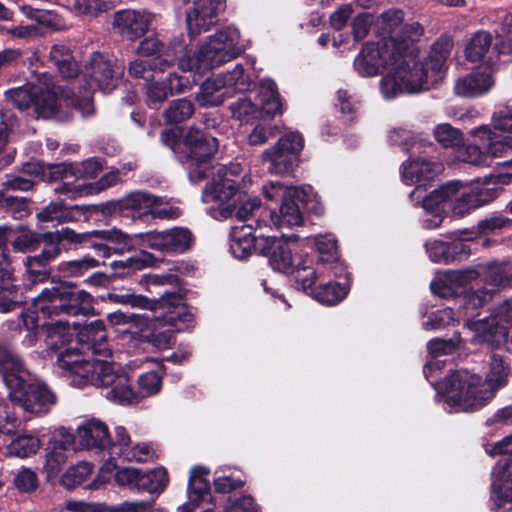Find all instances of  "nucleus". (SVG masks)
I'll list each match as a JSON object with an SVG mask.
<instances>
[{"label": "nucleus", "instance_id": "1", "mask_svg": "<svg viewBox=\"0 0 512 512\" xmlns=\"http://www.w3.org/2000/svg\"><path fill=\"white\" fill-rule=\"evenodd\" d=\"M394 41L366 43L353 63L354 70L361 77H374L381 69L389 70L380 81V91L385 99L426 91L442 82L453 47L448 37L439 38L427 57L421 60H415L409 49L406 54L393 50Z\"/></svg>", "mask_w": 512, "mask_h": 512}, {"label": "nucleus", "instance_id": "2", "mask_svg": "<svg viewBox=\"0 0 512 512\" xmlns=\"http://www.w3.org/2000/svg\"><path fill=\"white\" fill-rule=\"evenodd\" d=\"M478 276L489 288L466 293L461 300L465 326L472 332L471 342L499 346L512 336V297L498 305L488 317L476 318L478 307L488 303L499 288L512 286V264L490 262L479 266Z\"/></svg>", "mask_w": 512, "mask_h": 512}, {"label": "nucleus", "instance_id": "3", "mask_svg": "<svg viewBox=\"0 0 512 512\" xmlns=\"http://www.w3.org/2000/svg\"><path fill=\"white\" fill-rule=\"evenodd\" d=\"M511 376L509 363L498 354H491L486 365L485 382L480 375L466 369L453 372L443 381L432 383L444 393L445 409L452 412H471L484 407L496 391L505 387Z\"/></svg>", "mask_w": 512, "mask_h": 512}, {"label": "nucleus", "instance_id": "4", "mask_svg": "<svg viewBox=\"0 0 512 512\" xmlns=\"http://www.w3.org/2000/svg\"><path fill=\"white\" fill-rule=\"evenodd\" d=\"M55 365L63 375L72 378L73 386L100 387L108 401L119 405L138 402V393L133 391L128 376L112 361L95 359L91 362L79 351L67 350L58 356Z\"/></svg>", "mask_w": 512, "mask_h": 512}, {"label": "nucleus", "instance_id": "5", "mask_svg": "<svg viewBox=\"0 0 512 512\" xmlns=\"http://www.w3.org/2000/svg\"><path fill=\"white\" fill-rule=\"evenodd\" d=\"M250 182L240 163L218 167L213 180L203 190L202 201L215 203L224 218L235 212L239 220L246 221L261 209L260 200L248 198L245 193Z\"/></svg>", "mask_w": 512, "mask_h": 512}, {"label": "nucleus", "instance_id": "6", "mask_svg": "<svg viewBox=\"0 0 512 512\" xmlns=\"http://www.w3.org/2000/svg\"><path fill=\"white\" fill-rule=\"evenodd\" d=\"M0 376L11 402L37 415L46 414L56 402L54 393L40 380L27 384L30 373L22 359L0 337Z\"/></svg>", "mask_w": 512, "mask_h": 512}, {"label": "nucleus", "instance_id": "7", "mask_svg": "<svg viewBox=\"0 0 512 512\" xmlns=\"http://www.w3.org/2000/svg\"><path fill=\"white\" fill-rule=\"evenodd\" d=\"M114 304L131 308L150 310L162 325H168L176 331L187 329L193 321V314L186 306L183 295L176 290L164 291L159 299L135 293L131 288L113 289L103 297Z\"/></svg>", "mask_w": 512, "mask_h": 512}, {"label": "nucleus", "instance_id": "8", "mask_svg": "<svg viewBox=\"0 0 512 512\" xmlns=\"http://www.w3.org/2000/svg\"><path fill=\"white\" fill-rule=\"evenodd\" d=\"M247 43L235 26H227L210 35L190 55L188 52L179 60V69L201 76L206 71L231 61L242 54Z\"/></svg>", "mask_w": 512, "mask_h": 512}, {"label": "nucleus", "instance_id": "9", "mask_svg": "<svg viewBox=\"0 0 512 512\" xmlns=\"http://www.w3.org/2000/svg\"><path fill=\"white\" fill-rule=\"evenodd\" d=\"M492 124L495 130L507 135H497L488 125L473 128L469 134L475 138L477 145H468L465 148L463 161L473 165H487L488 157H501L512 150V106L495 111Z\"/></svg>", "mask_w": 512, "mask_h": 512}, {"label": "nucleus", "instance_id": "10", "mask_svg": "<svg viewBox=\"0 0 512 512\" xmlns=\"http://www.w3.org/2000/svg\"><path fill=\"white\" fill-rule=\"evenodd\" d=\"M256 253L266 257L274 271L295 274L297 285L304 291L311 288L316 281V275L322 273L320 269L313 270L312 260L308 257H294L288 241L284 238L276 236L260 237L257 242Z\"/></svg>", "mask_w": 512, "mask_h": 512}, {"label": "nucleus", "instance_id": "11", "mask_svg": "<svg viewBox=\"0 0 512 512\" xmlns=\"http://www.w3.org/2000/svg\"><path fill=\"white\" fill-rule=\"evenodd\" d=\"M263 193L268 200L281 199L279 212L264 209L261 219L257 220V227L263 223L265 226L285 228L299 225L302 222L300 204L308 202L312 193L311 187H285L281 182L275 181L263 187Z\"/></svg>", "mask_w": 512, "mask_h": 512}, {"label": "nucleus", "instance_id": "12", "mask_svg": "<svg viewBox=\"0 0 512 512\" xmlns=\"http://www.w3.org/2000/svg\"><path fill=\"white\" fill-rule=\"evenodd\" d=\"M185 160L184 165L191 182L202 181L207 174H216V169L222 165H211V159L218 148L216 138L206 136L202 131L190 128L185 136Z\"/></svg>", "mask_w": 512, "mask_h": 512}, {"label": "nucleus", "instance_id": "13", "mask_svg": "<svg viewBox=\"0 0 512 512\" xmlns=\"http://www.w3.org/2000/svg\"><path fill=\"white\" fill-rule=\"evenodd\" d=\"M403 20L404 13L400 9L392 8L383 12L376 21V29L382 37L380 41L393 39V50L406 54L409 49L418 60L414 43L420 40L424 29L417 22L403 24Z\"/></svg>", "mask_w": 512, "mask_h": 512}, {"label": "nucleus", "instance_id": "14", "mask_svg": "<svg viewBox=\"0 0 512 512\" xmlns=\"http://www.w3.org/2000/svg\"><path fill=\"white\" fill-rule=\"evenodd\" d=\"M505 176H489L484 180H476L470 184L452 181L457 184V193L452 205V213L462 217L471 211L484 206L497 197V184L507 183Z\"/></svg>", "mask_w": 512, "mask_h": 512}, {"label": "nucleus", "instance_id": "15", "mask_svg": "<svg viewBox=\"0 0 512 512\" xmlns=\"http://www.w3.org/2000/svg\"><path fill=\"white\" fill-rule=\"evenodd\" d=\"M304 148V138L298 131H290L280 137L261 154L262 163L271 174L284 175L293 171Z\"/></svg>", "mask_w": 512, "mask_h": 512}, {"label": "nucleus", "instance_id": "16", "mask_svg": "<svg viewBox=\"0 0 512 512\" xmlns=\"http://www.w3.org/2000/svg\"><path fill=\"white\" fill-rule=\"evenodd\" d=\"M101 163L90 158L82 162H69L43 165L41 163H27L25 171L41 177L45 181H57L68 177L93 179L101 172Z\"/></svg>", "mask_w": 512, "mask_h": 512}, {"label": "nucleus", "instance_id": "17", "mask_svg": "<svg viewBox=\"0 0 512 512\" xmlns=\"http://www.w3.org/2000/svg\"><path fill=\"white\" fill-rule=\"evenodd\" d=\"M62 283L46 287L33 299L32 308L23 311L20 318L26 329H34L39 326V316L52 318L62 315Z\"/></svg>", "mask_w": 512, "mask_h": 512}, {"label": "nucleus", "instance_id": "18", "mask_svg": "<svg viewBox=\"0 0 512 512\" xmlns=\"http://www.w3.org/2000/svg\"><path fill=\"white\" fill-rule=\"evenodd\" d=\"M456 193L457 184L451 181L442 185L438 189L433 190L428 195H426L425 192H422V198H420V201H413L415 205L421 204L424 211L431 214V217H427L422 220L423 228L436 229L442 224L444 219V206L449 205L452 210Z\"/></svg>", "mask_w": 512, "mask_h": 512}, {"label": "nucleus", "instance_id": "19", "mask_svg": "<svg viewBox=\"0 0 512 512\" xmlns=\"http://www.w3.org/2000/svg\"><path fill=\"white\" fill-rule=\"evenodd\" d=\"M441 165L425 158H413L404 161L400 168L402 182L405 185H416L410 193L411 201H420L422 192H426L427 183L440 172Z\"/></svg>", "mask_w": 512, "mask_h": 512}, {"label": "nucleus", "instance_id": "20", "mask_svg": "<svg viewBox=\"0 0 512 512\" xmlns=\"http://www.w3.org/2000/svg\"><path fill=\"white\" fill-rule=\"evenodd\" d=\"M143 245L162 253H183L190 249L193 238L184 227H174L161 232L140 233Z\"/></svg>", "mask_w": 512, "mask_h": 512}, {"label": "nucleus", "instance_id": "21", "mask_svg": "<svg viewBox=\"0 0 512 512\" xmlns=\"http://www.w3.org/2000/svg\"><path fill=\"white\" fill-rule=\"evenodd\" d=\"M225 0H194L186 12V25L190 36L195 37L208 31L218 21V15L224 10Z\"/></svg>", "mask_w": 512, "mask_h": 512}, {"label": "nucleus", "instance_id": "22", "mask_svg": "<svg viewBox=\"0 0 512 512\" xmlns=\"http://www.w3.org/2000/svg\"><path fill=\"white\" fill-rule=\"evenodd\" d=\"M86 70L91 78L89 90H92L94 86H96L104 93H108L116 87L123 73L121 66L114 65L110 60L106 59L104 55L98 52L92 55Z\"/></svg>", "mask_w": 512, "mask_h": 512}, {"label": "nucleus", "instance_id": "23", "mask_svg": "<svg viewBox=\"0 0 512 512\" xmlns=\"http://www.w3.org/2000/svg\"><path fill=\"white\" fill-rule=\"evenodd\" d=\"M139 56L152 57L154 66H160L159 70H163V66H168L174 61L180 60L187 54L186 45L177 41L169 46H164L157 37H147L140 42L137 48Z\"/></svg>", "mask_w": 512, "mask_h": 512}, {"label": "nucleus", "instance_id": "24", "mask_svg": "<svg viewBox=\"0 0 512 512\" xmlns=\"http://www.w3.org/2000/svg\"><path fill=\"white\" fill-rule=\"evenodd\" d=\"M152 15L145 11L125 9L114 14L113 30L123 38L135 41L149 29Z\"/></svg>", "mask_w": 512, "mask_h": 512}, {"label": "nucleus", "instance_id": "25", "mask_svg": "<svg viewBox=\"0 0 512 512\" xmlns=\"http://www.w3.org/2000/svg\"><path fill=\"white\" fill-rule=\"evenodd\" d=\"M491 500L497 509H512V461H499L492 472Z\"/></svg>", "mask_w": 512, "mask_h": 512}, {"label": "nucleus", "instance_id": "26", "mask_svg": "<svg viewBox=\"0 0 512 512\" xmlns=\"http://www.w3.org/2000/svg\"><path fill=\"white\" fill-rule=\"evenodd\" d=\"M76 438L81 449L104 451L110 445L109 428L97 418L83 420L76 429Z\"/></svg>", "mask_w": 512, "mask_h": 512}, {"label": "nucleus", "instance_id": "27", "mask_svg": "<svg viewBox=\"0 0 512 512\" xmlns=\"http://www.w3.org/2000/svg\"><path fill=\"white\" fill-rule=\"evenodd\" d=\"M478 271L473 269L446 271L436 275L431 282V291L443 298L462 293V289L477 279Z\"/></svg>", "mask_w": 512, "mask_h": 512}, {"label": "nucleus", "instance_id": "28", "mask_svg": "<svg viewBox=\"0 0 512 512\" xmlns=\"http://www.w3.org/2000/svg\"><path fill=\"white\" fill-rule=\"evenodd\" d=\"M315 247L320 254V263L317 268L322 271L321 275L317 274L316 279L328 277H341L345 272V267L338 261L336 239L333 235H318L314 239Z\"/></svg>", "mask_w": 512, "mask_h": 512}, {"label": "nucleus", "instance_id": "29", "mask_svg": "<svg viewBox=\"0 0 512 512\" xmlns=\"http://www.w3.org/2000/svg\"><path fill=\"white\" fill-rule=\"evenodd\" d=\"M23 302L24 297L15 283L11 263L8 258L0 254V312L13 311Z\"/></svg>", "mask_w": 512, "mask_h": 512}, {"label": "nucleus", "instance_id": "30", "mask_svg": "<svg viewBox=\"0 0 512 512\" xmlns=\"http://www.w3.org/2000/svg\"><path fill=\"white\" fill-rule=\"evenodd\" d=\"M106 337L107 335L104 323L100 320L91 322L79 332V339L81 342H86L87 350L90 351L94 358L91 359L90 356L86 355L85 352L80 350L79 352L82 353L84 357L91 362H93L95 359L108 360V358L111 357V350L106 343ZM67 350L68 349H66V351ZM75 350L78 351V349ZM62 352H65V350L61 351L57 357Z\"/></svg>", "mask_w": 512, "mask_h": 512}, {"label": "nucleus", "instance_id": "31", "mask_svg": "<svg viewBox=\"0 0 512 512\" xmlns=\"http://www.w3.org/2000/svg\"><path fill=\"white\" fill-rule=\"evenodd\" d=\"M0 190V206L13 212L14 217L21 218L28 213V204L25 198L8 194V191H28L34 186L32 179L23 176H10L2 184Z\"/></svg>", "mask_w": 512, "mask_h": 512}, {"label": "nucleus", "instance_id": "32", "mask_svg": "<svg viewBox=\"0 0 512 512\" xmlns=\"http://www.w3.org/2000/svg\"><path fill=\"white\" fill-rule=\"evenodd\" d=\"M493 84L494 81L488 69H476L460 77L454 85V91L459 96L474 98L487 93Z\"/></svg>", "mask_w": 512, "mask_h": 512}, {"label": "nucleus", "instance_id": "33", "mask_svg": "<svg viewBox=\"0 0 512 512\" xmlns=\"http://www.w3.org/2000/svg\"><path fill=\"white\" fill-rule=\"evenodd\" d=\"M62 314L77 316L90 315L94 311V301L91 294L82 289L62 283Z\"/></svg>", "mask_w": 512, "mask_h": 512}, {"label": "nucleus", "instance_id": "34", "mask_svg": "<svg viewBox=\"0 0 512 512\" xmlns=\"http://www.w3.org/2000/svg\"><path fill=\"white\" fill-rule=\"evenodd\" d=\"M140 472L141 469L135 467L117 468L114 461L108 460L100 468L98 479L101 483L114 479L119 486L138 492Z\"/></svg>", "mask_w": 512, "mask_h": 512}, {"label": "nucleus", "instance_id": "35", "mask_svg": "<svg viewBox=\"0 0 512 512\" xmlns=\"http://www.w3.org/2000/svg\"><path fill=\"white\" fill-rule=\"evenodd\" d=\"M87 210L88 206H67L63 201H56L38 212L37 218L41 222L56 221L58 224L75 222L84 216Z\"/></svg>", "mask_w": 512, "mask_h": 512}, {"label": "nucleus", "instance_id": "36", "mask_svg": "<svg viewBox=\"0 0 512 512\" xmlns=\"http://www.w3.org/2000/svg\"><path fill=\"white\" fill-rule=\"evenodd\" d=\"M225 79L219 74L207 78L200 86L196 100L199 105L213 107L221 105L228 97L229 90L224 85Z\"/></svg>", "mask_w": 512, "mask_h": 512}, {"label": "nucleus", "instance_id": "37", "mask_svg": "<svg viewBox=\"0 0 512 512\" xmlns=\"http://www.w3.org/2000/svg\"><path fill=\"white\" fill-rule=\"evenodd\" d=\"M264 235H253L252 225L234 227L230 234V251L232 255L240 260L250 256L252 250L256 252L257 242Z\"/></svg>", "mask_w": 512, "mask_h": 512}, {"label": "nucleus", "instance_id": "38", "mask_svg": "<svg viewBox=\"0 0 512 512\" xmlns=\"http://www.w3.org/2000/svg\"><path fill=\"white\" fill-rule=\"evenodd\" d=\"M35 112L38 117L45 119L65 121L70 117V113L62 109V99L57 97L55 91L49 89H39L35 99Z\"/></svg>", "mask_w": 512, "mask_h": 512}, {"label": "nucleus", "instance_id": "39", "mask_svg": "<svg viewBox=\"0 0 512 512\" xmlns=\"http://www.w3.org/2000/svg\"><path fill=\"white\" fill-rule=\"evenodd\" d=\"M339 279L344 281H328L325 284L319 285L317 288H309L312 297L323 305H336L341 302L348 294L349 285L347 282L346 272L342 274Z\"/></svg>", "mask_w": 512, "mask_h": 512}, {"label": "nucleus", "instance_id": "40", "mask_svg": "<svg viewBox=\"0 0 512 512\" xmlns=\"http://www.w3.org/2000/svg\"><path fill=\"white\" fill-rule=\"evenodd\" d=\"M220 77L225 79L224 85L229 90L230 96L234 92H244L251 89L254 85V74L252 72V64L238 63L231 71L220 73Z\"/></svg>", "mask_w": 512, "mask_h": 512}, {"label": "nucleus", "instance_id": "41", "mask_svg": "<svg viewBox=\"0 0 512 512\" xmlns=\"http://www.w3.org/2000/svg\"><path fill=\"white\" fill-rule=\"evenodd\" d=\"M257 98L266 116H274L283 111L281 98L276 83L272 79H263L258 86Z\"/></svg>", "mask_w": 512, "mask_h": 512}, {"label": "nucleus", "instance_id": "42", "mask_svg": "<svg viewBox=\"0 0 512 512\" xmlns=\"http://www.w3.org/2000/svg\"><path fill=\"white\" fill-rule=\"evenodd\" d=\"M464 248L465 245L460 241L446 242L433 239L425 243L429 259L435 263H450L459 252L464 251Z\"/></svg>", "mask_w": 512, "mask_h": 512}, {"label": "nucleus", "instance_id": "43", "mask_svg": "<svg viewBox=\"0 0 512 512\" xmlns=\"http://www.w3.org/2000/svg\"><path fill=\"white\" fill-rule=\"evenodd\" d=\"M45 330V344L51 352H58L72 338L70 325L67 321L57 320L43 324Z\"/></svg>", "mask_w": 512, "mask_h": 512}, {"label": "nucleus", "instance_id": "44", "mask_svg": "<svg viewBox=\"0 0 512 512\" xmlns=\"http://www.w3.org/2000/svg\"><path fill=\"white\" fill-rule=\"evenodd\" d=\"M232 117L241 123H250L257 119H262L266 115L260 110L258 104L251 98L243 96L232 102L229 106Z\"/></svg>", "mask_w": 512, "mask_h": 512}, {"label": "nucleus", "instance_id": "45", "mask_svg": "<svg viewBox=\"0 0 512 512\" xmlns=\"http://www.w3.org/2000/svg\"><path fill=\"white\" fill-rule=\"evenodd\" d=\"M50 60L64 78L74 77L78 72V65L65 45H54L50 51Z\"/></svg>", "mask_w": 512, "mask_h": 512}, {"label": "nucleus", "instance_id": "46", "mask_svg": "<svg viewBox=\"0 0 512 512\" xmlns=\"http://www.w3.org/2000/svg\"><path fill=\"white\" fill-rule=\"evenodd\" d=\"M151 262V257L146 252H140L134 256L124 260L113 261L110 267L113 270V276L117 278H125L134 274L136 271L147 267Z\"/></svg>", "mask_w": 512, "mask_h": 512}, {"label": "nucleus", "instance_id": "47", "mask_svg": "<svg viewBox=\"0 0 512 512\" xmlns=\"http://www.w3.org/2000/svg\"><path fill=\"white\" fill-rule=\"evenodd\" d=\"M168 483L167 471L163 467H158L151 471L140 472L138 492L146 491L149 494H160Z\"/></svg>", "mask_w": 512, "mask_h": 512}, {"label": "nucleus", "instance_id": "48", "mask_svg": "<svg viewBox=\"0 0 512 512\" xmlns=\"http://www.w3.org/2000/svg\"><path fill=\"white\" fill-rule=\"evenodd\" d=\"M40 448V440L31 434L19 435L7 446L9 456L25 458L35 454Z\"/></svg>", "mask_w": 512, "mask_h": 512}, {"label": "nucleus", "instance_id": "49", "mask_svg": "<svg viewBox=\"0 0 512 512\" xmlns=\"http://www.w3.org/2000/svg\"><path fill=\"white\" fill-rule=\"evenodd\" d=\"M99 234L112 245L114 253L129 252L134 249L136 240H141V237H139L140 234L131 236L118 229L101 231Z\"/></svg>", "mask_w": 512, "mask_h": 512}, {"label": "nucleus", "instance_id": "50", "mask_svg": "<svg viewBox=\"0 0 512 512\" xmlns=\"http://www.w3.org/2000/svg\"><path fill=\"white\" fill-rule=\"evenodd\" d=\"M40 87L28 84L6 91V98L19 110L27 109L31 104L35 105V99Z\"/></svg>", "mask_w": 512, "mask_h": 512}, {"label": "nucleus", "instance_id": "51", "mask_svg": "<svg viewBox=\"0 0 512 512\" xmlns=\"http://www.w3.org/2000/svg\"><path fill=\"white\" fill-rule=\"evenodd\" d=\"M155 196L144 191L131 193L120 200L121 209L132 210L149 214L150 209L155 202Z\"/></svg>", "mask_w": 512, "mask_h": 512}, {"label": "nucleus", "instance_id": "52", "mask_svg": "<svg viewBox=\"0 0 512 512\" xmlns=\"http://www.w3.org/2000/svg\"><path fill=\"white\" fill-rule=\"evenodd\" d=\"M194 112L191 101L187 99H177L172 101L164 110L163 117L169 124H177L189 119Z\"/></svg>", "mask_w": 512, "mask_h": 512}, {"label": "nucleus", "instance_id": "53", "mask_svg": "<svg viewBox=\"0 0 512 512\" xmlns=\"http://www.w3.org/2000/svg\"><path fill=\"white\" fill-rule=\"evenodd\" d=\"M99 265V260L92 256L86 255L79 259L62 262L59 265V270L66 276L80 277L87 273L89 270L98 267Z\"/></svg>", "mask_w": 512, "mask_h": 512}, {"label": "nucleus", "instance_id": "54", "mask_svg": "<svg viewBox=\"0 0 512 512\" xmlns=\"http://www.w3.org/2000/svg\"><path fill=\"white\" fill-rule=\"evenodd\" d=\"M435 140L444 148H453L463 143V133L448 123H441L433 129Z\"/></svg>", "mask_w": 512, "mask_h": 512}, {"label": "nucleus", "instance_id": "55", "mask_svg": "<svg viewBox=\"0 0 512 512\" xmlns=\"http://www.w3.org/2000/svg\"><path fill=\"white\" fill-rule=\"evenodd\" d=\"M492 36L487 32H477L466 47V57L471 62L481 60L491 46Z\"/></svg>", "mask_w": 512, "mask_h": 512}, {"label": "nucleus", "instance_id": "56", "mask_svg": "<svg viewBox=\"0 0 512 512\" xmlns=\"http://www.w3.org/2000/svg\"><path fill=\"white\" fill-rule=\"evenodd\" d=\"M107 320L114 326L126 325L127 330H142L143 326L147 325L149 318L142 314L125 313L118 310L109 313Z\"/></svg>", "mask_w": 512, "mask_h": 512}, {"label": "nucleus", "instance_id": "57", "mask_svg": "<svg viewBox=\"0 0 512 512\" xmlns=\"http://www.w3.org/2000/svg\"><path fill=\"white\" fill-rule=\"evenodd\" d=\"M92 473V465L89 462H79L70 467L61 477V483L68 489H72L83 483Z\"/></svg>", "mask_w": 512, "mask_h": 512}, {"label": "nucleus", "instance_id": "58", "mask_svg": "<svg viewBox=\"0 0 512 512\" xmlns=\"http://www.w3.org/2000/svg\"><path fill=\"white\" fill-rule=\"evenodd\" d=\"M76 440V434L65 427H59L53 431L48 447L68 454L75 450Z\"/></svg>", "mask_w": 512, "mask_h": 512}, {"label": "nucleus", "instance_id": "59", "mask_svg": "<svg viewBox=\"0 0 512 512\" xmlns=\"http://www.w3.org/2000/svg\"><path fill=\"white\" fill-rule=\"evenodd\" d=\"M138 387V397L153 396L157 394L162 387L161 376L155 371L143 373L138 378Z\"/></svg>", "mask_w": 512, "mask_h": 512}, {"label": "nucleus", "instance_id": "60", "mask_svg": "<svg viewBox=\"0 0 512 512\" xmlns=\"http://www.w3.org/2000/svg\"><path fill=\"white\" fill-rule=\"evenodd\" d=\"M170 95L166 83L156 78L147 84L146 101L150 107L157 108L159 104L164 102Z\"/></svg>", "mask_w": 512, "mask_h": 512}, {"label": "nucleus", "instance_id": "61", "mask_svg": "<svg viewBox=\"0 0 512 512\" xmlns=\"http://www.w3.org/2000/svg\"><path fill=\"white\" fill-rule=\"evenodd\" d=\"M131 447V440L127 430L123 426L115 427V438L110 439L107 450L111 456L124 457L125 452Z\"/></svg>", "mask_w": 512, "mask_h": 512}, {"label": "nucleus", "instance_id": "62", "mask_svg": "<svg viewBox=\"0 0 512 512\" xmlns=\"http://www.w3.org/2000/svg\"><path fill=\"white\" fill-rule=\"evenodd\" d=\"M48 452L46 454V463L45 470L47 472V476L49 478L57 477L65 465L68 454L64 453V451L55 450L53 448L48 447Z\"/></svg>", "mask_w": 512, "mask_h": 512}, {"label": "nucleus", "instance_id": "63", "mask_svg": "<svg viewBox=\"0 0 512 512\" xmlns=\"http://www.w3.org/2000/svg\"><path fill=\"white\" fill-rule=\"evenodd\" d=\"M455 320L454 310L450 307L439 309L429 316L428 320L423 323L425 329H440L451 325Z\"/></svg>", "mask_w": 512, "mask_h": 512}, {"label": "nucleus", "instance_id": "64", "mask_svg": "<svg viewBox=\"0 0 512 512\" xmlns=\"http://www.w3.org/2000/svg\"><path fill=\"white\" fill-rule=\"evenodd\" d=\"M158 66H154L153 63L147 64L146 61L138 58L129 64V74L134 78L145 80L147 83L154 80Z\"/></svg>", "mask_w": 512, "mask_h": 512}]
</instances>
